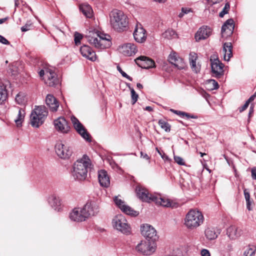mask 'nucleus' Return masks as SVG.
I'll return each mask as SVG.
<instances>
[{"label":"nucleus","mask_w":256,"mask_h":256,"mask_svg":"<svg viewBox=\"0 0 256 256\" xmlns=\"http://www.w3.org/2000/svg\"><path fill=\"white\" fill-rule=\"evenodd\" d=\"M252 177L253 179L256 180V168H252Z\"/></svg>","instance_id":"nucleus-55"},{"label":"nucleus","mask_w":256,"mask_h":256,"mask_svg":"<svg viewBox=\"0 0 256 256\" xmlns=\"http://www.w3.org/2000/svg\"><path fill=\"white\" fill-rule=\"evenodd\" d=\"M80 50L84 57H85L92 62L96 60V53L88 46H82L80 47Z\"/></svg>","instance_id":"nucleus-22"},{"label":"nucleus","mask_w":256,"mask_h":256,"mask_svg":"<svg viewBox=\"0 0 256 256\" xmlns=\"http://www.w3.org/2000/svg\"><path fill=\"white\" fill-rule=\"evenodd\" d=\"M246 208L248 210H251L252 208H251V204L252 201L250 200H248V201H246Z\"/></svg>","instance_id":"nucleus-57"},{"label":"nucleus","mask_w":256,"mask_h":256,"mask_svg":"<svg viewBox=\"0 0 256 256\" xmlns=\"http://www.w3.org/2000/svg\"><path fill=\"white\" fill-rule=\"evenodd\" d=\"M249 106V104L246 102L245 104L242 107L239 108L238 110L240 112H242L246 110Z\"/></svg>","instance_id":"nucleus-51"},{"label":"nucleus","mask_w":256,"mask_h":256,"mask_svg":"<svg viewBox=\"0 0 256 256\" xmlns=\"http://www.w3.org/2000/svg\"><path fill=\"white\" fill-rule=\"evenodd\" d=\"M8 17H6L5 18L0 19V24L4 22L7 20H8Z\"/></svg>","instance_id":"nucleus-61"},{"label":"nucleus","mask_w":256,"mask_h":256,"mask_svg":"<svg viewBox=\"0 0 256 256\" xmlns=\"http://www.w3.org/2000/svg\"><path fill=\"white\" fill-rule=\"evenodd\" d=\"M69 218L72 220L76 222H84L88 219L83 207L74 208L70 213Z\"/></svg>","instance_id":"nucleus-14"},{"label":"nucleus","mask_w":256,"mask_h":256,"mask_svg":"<svg viewBox=\"0 0 256 256\" xmlns=\"http://www.w3.org/2000/svg\"><path fill=\"white\" fill-rule=\"evenodd\" d=\"M168 61L179 69H182L184 67V60L178 57L175 52H172L168 56Z\"/></svg>","instance_id":"nucleus-23"},{"label":"nucleus","mask_w":256,"mask_h":256,"mask_svg":"<svg viewBox=\"0 0 256 256\" xmlns=\"http://www.w3.org/2000/svg\"><path fill=\"white\" fill-rule=\"evenodd\" d=\"M94 36H88V42L98 49H104L110 46L112 42L110 36L98 32L93 34Z\"/></svg>","instance_id":"nucleus-3"},{"label":"nucleus","mask_w":256,"mask_h":256,"mask_svg":"<svg viewBox=\"0 0 256 256\" xmlns=\"http://www.w3.org/2000/svg\"><path fill=\"white\" fill-rule=\"evenodd\" d=\"M40 77L45 75L47 78L45 80L46 84L50 86H54L58 83V80L54 71L50 68H45L39 72Z\"/></svg>","instance_id":"nucleus-9"},{"label":"nucleus","mask_w":256,"mask_h":256,"mask_svg":"<svg viewBox=\"0 0 256 256\" xmlns=\"http://www.w3.org/2000/svg\"><path fill=\"white\" fill-rule=\"evenodd\" d=\"M202 256H210V252L206 249H203L201 251Z\"/></svg>","instance_id":"nucleus-52"},{"label":"nucleus","mask_w":256,"mask_h":256,"mask_svg":"<svg viewBox=\"0 0 256 256\" xmlns=\"http://www.w3.org/2000/svg\"><path fill=\"white\" fill-rule=\"evenodd\" d=\"M74 42H75L76 44L78 45V44H80V40L82 38V34H80L78 32H76L74 33Z\"/></svg>","instance_id":"nucleus-43"},{"label":"nucleus","mask_w":256,"mask_h":256,"mask_svg":"<svg viewBox=\"0 0 256 256\" xmlns=\"http://www.w3.org/2000/svg\"><path fill=\"white\" fill-rule=\"evenodd\" d=\"M158 124L160 128L164 129L166 132H169L170 130V125L163 120H160Z\"/></svg>","instance_id":"nucleus-38"},{"label":"nucleus","mask_w":256,"mask_h":256,"mask_svg":"<svg viewBox=\"0 0 256 256\" xmlns=\"http://www.w3.org/2000/svg\"><path fill=\"white\" fill-rule=\"evenodd\" d=\"M91 166L90 160L86 155L77 160L74 164L72 172L74 178L79 180L86 179L87 176L88 169Z\"/></svg>","instance_id":"nucleus-1"},{"label":"nucleus","mask_w":256,"mask_h":256,"mask_svg":"<svg viewBox=\"0 0 256 256\" xmlns=\"http://www.w3.org/2000/svg\"><path fill=\"white\" fill-rule=\"evenodd\" d=\"M55 150L57 155L61 158L68 159L72 154V148L68 145H65L62 142H58L55 146Z\"/></svg>","instance_id":"nucleus-11"},{"label":"nucleus","mask_w":256,"mask_h":256,"mask_svg":"<svg viewBox=\"0 0 256 256\" xmlns=\"http://www.w3.org/2000/svg\"><path fill=\"white\" fill-rule=\"evenodd\" d=\"M170 111L172 112L173 113L177 114V115L180 116L181 117L186 116L188 118H194V119H196L198 118V116H195V115H194V114H190L188 113H186V112H184L177 110H174V109H170Z\"/></svg>","instance_id":"nucleus-35"},{"label":"nucleus","mask_w":256,"mask_h":256,"mask_svg":"<svg viewBox=\"0 0 256 256\" xmlns=\"http://www.w3.org/2000/svg\"><path fill=\"white\" fill-rule=\"evenodd\" d=\"M46 103L52 112H56L59 106V102L53 95L48 94L46 98Z\"/></svg>","instance_id":"nucleus-24"},{"label":"nucleus","mask_w":256,"mask_h":256,"mask_svg":"<svg viewBox=\"0 0 256 256\" xmlns=\"http://www.w3.org/2000/svg\"><path fill=\"white\" fill-rule=\"evenodd\" d=\"M256 249L248 248L244 252V256H254L255 254Z\"/></svg>","instance_id":"nucleus-44"},{"label":"nucleus","mask_w":256,"mask_h":256,"mask_svg":"<svg viewBox=\"0 0 256 256\" xmlns=\"http://www.w3.org/2000/svg\"><path fill=\"white\" fill-rule=\"evenodd\" d=\"M110 22L113 28L118 32H122L128 26V19L124 13L119 10H114L110 14Z\"/></svg>","instance_id":"nucleus-2"},{"label":"nucleus","mask_w":256,"mask_h":256,"mask_svg":"<svg viewBox=\"0 0 256 256\" xmlns=\"http://www.w3.org/2000/svg\"><path fill=\"white\" fill-rule=\"evenodd\" d=\"M156 244L149 240H142L136 247L138 252L146 256L152 254L156 250Z\"/></svg>","instance_id":"nucleus-7"},{"label":"nucleus","mask_w":256,"mask_h":256,"mask_svg":"<svg viewBox=\"0 0 256 256\" xmlns=\"http://www.w3.org/2000/svg\"><path fill=\"white\" fill-rule=\"evenodd\" d=\"M230 8V4L229 2H226L225 4L224 8L222 11L219 14V16L222 18L226 14H228Z\"/></svg>","instance_id":"nucleus-40"},{"label":"nucleus","mask_w":256,"mask_h":256,"mask_svg":"<svg viewBox=\"0 0 256 256\" xmlns=\"http://www.w3.org/2000/svg\"><path fill=\"white\" fill-rule=\"evenodd\" d=\"M140 156L141 158H144L146 160H150V157L146 154H144L142 152H140Z\"/></svg>","instance_id":"nucleus-58"},{"label":"nucleus","mask_w":256,"mask_h":256,"mask_svg":"<svg viewBox=\"0 0 256 256\" xmlns=\"http://www.w3.org/2000/svg\"><path fill=\"white\" fill-rule=\"evenodd\" d=\"M156 150L158 152L160 155L161 157L163 160H168L169 158L168 156H166L164 152H162V154L160 152V150L158 149V148H156Z\"/></svg>","instance_id":"nucleus-49"},{"label":"nucleus","mask_w":256,"mask_h":256,"mask_svg":"<svg viewBox=\"0 0 256 256\" xmlns=\"http://www.w3.org/2000/svg\"><path fill=\"white\" fill-rule=\"evenodd\" d=\"M204 234L206 238L209 240H214L218 236V234L216 232L214 228H207L205 230Z\"/></svg>","instance_id":"nucleus-32"},{"label":"nucleus","mask_w":256,"mask_h":256,"mask_svg":"<svg viewBox=\"0 0 256 256\" xmlns=\"http://www.w3.org/2000/svg\"><path fill=\"white\" fill-rule=\"evenodd\" d=\"M122 211L128 215L134 216H137L139 214V212L138 211L134 210L133 208L126 204L123 208Z\"/></svg>","instance_id":"nucleus-37"},{"label":"nucleus","mask_w":256,"mask_h":256,"mask_svg":"<svg viewBox=\"0 0 256 256\" xmlns=\"http://www.w3.org/2000/svg\"><path fill=\"white\" fill-rule=\"evenodd\" d=\"M32 26V24L28 22L21 28V30L22 32H26L30 30Z\"/></svg>","instance_id":"nucleus-48"},{"label":"nucleus","mask_w":256,"mask_h":256,"mask_svg":"<svg viewBox=\"0 0 256 256\" xmlns=\"http://www.w3.org/2000/svg\"><path fill=\"white\" fill-rule=\"evenodd\" d=\"M222 0H214L212 2H213V4H216V3L220 2Z\"/></svg>","instance_id":"nucleus-64"},{"label":"nucleus","mask_w":256,"mask_h":256,"mask_svg":"<svg viewBox=\"0 0 256 256\" xmlns=\"http://www.w3.org/2000/svg\"><path fill=\"white\" fill-rule=\"evenodd\" d=\"M254 112V106H252V104L250 106V110H249V112H248V117L250 118L252 115L253 114Z\"/></svg>","instance_id":"nucleus-59"},{"label":"nucleus","mask_w":256,"mask_h":256,"mask_svg":"<svg viewBox=\"0 0 256 256\" xmlns=\"http://www.w3.org/2000/svg\"><path fill=\"white\" fill-rule=\"evenodd\" d=\"M118 50L124 56H130L137 52L138 49L134 44L126 43L119 46Z\"/></svg>","instance_id":"nucleus-15"},{"label":"nucleus","mask_w":256,"mask_h":256,"mask_svg":"<svg viewBox=\"0 0 256 256\" xmlns=\"http://www.w3.org/2000/svg\"><path fill=\"white\" fill-rule=\"evenodd\" d=\"M177 36L176 32L172 29H168L162 34V36L168 40L176 38Z\"/></svg>","instance_id":"nucleus-36"},{"label":"nucleus","mask_w":256,"mask_h":256,"mask_svg":"<svg viewBox=\"0 0 256 256\" xmlns=\"http://www.w3.org/2000/svg\"><path fill=\"white\" fill-rule=\"evenodd\" d=\"M136 192L138 198L144 202L150 203L153 201L154 196L150 194L148 190L142 186H136Z\"/></svg>","instance_id":"nucleus-13"},{"label":"nucleus","mask_w":256,"mask_h":256,"mask_svg":"<svg viewBox=\"0 0 256 256\" xmlns=\"http://www.w3.org/2000/svg\"><path fill=\"white\" fill-rule=\"evenodd\" d=\"M141 232L146 240L154 242L158 238L156 230L148 224H144L141 226Z\"/></svg>","instance_id":"nucleus-12"},{"label":"nucleus","mask_w":256,"mask_h":256,"mask_svg":"<svg viewBox=\"0 0 256 256\" xmlns=\"http://www.w3.org/2000/svg\"><path fill=\"white\" fill-rule=\"evenodd\" d=\"M174 160L175 162H176L180 166L185 165V163L184 161V160L179 156H174Z\"/></svg>","instance_id":"nucleus-47"},{"label":"nucleus","mask_w":256,"mask_h":256,"mask_svg":"<svg viewBox=\"0 0 256 256\" xmlns=\"http://www.w3.org/2000/svg\"><path fill=\"white\" fill-rule=\"evenodd\" d=\"M212 29L207 26L200 28L195 34L196 41L198 42L207 38L212 34Z\"/></svg>","instance_id":"nucleus-21"},{"label":"nucleus","mask_w":256,"mask_h":256,"mask_svg":"<svg viewBox=\"0 0 256 256\" xmlns=\"http://www.w3.org/2000/svg\"><path fill=\"white\" fill-rule=\"evenodd\" d=\"M14 112L17 113V117L14 119V122L18 126H20L22 125V122L24 120L25 112L24 110L19 107H16L14 108Z\"/></svg>","instance_id":"nucleus-29"},{"label":"nucleus","mask_w":256,"mask_h":256,"mask_svg":"<svg viewBox=\"0 0 256 256\" xmlns=\"http://www.w3.org/2000/svg\"><path fill=\"white\" fill-rule=\"evenodd\" d=\"M146 30L140 24H137L134 32V37L136 42L140 43L146 41Z\"/></svg>","instance_id":"nucleus-18"},{"label":"nucleus","mask_w":256,"mask_h":256,"mask_svg":"<svg viewBox=\"0 0 256 256\" xmlns=\"http://www.w3.org/2000/svg\"><path fill=\"white\" fill-rule=\"evenodd\" d=\"M71 121L77 132L86 141L90 142L92 140L90 134L78 120L75 116H72L71 117Z\"/></svg>","instance_id":"nucleus-10"},{"label":"nucleus","mask_w":256,"mask_h":256,"mask_svg":"<svg viewBox=\"0 0 256 256\" xmlns=\"http://www.w3.org/2000/svg\"><path fill=\"white\" fill-rule=\"evenodd\" d=\"M8 98V92L4 84H0V104H2Z\"/></svg>","instance_id":"nucleus-34"},{"label":"nucleus","mask_w":256,"mask_h":256,"mask_svg":"<svg viewBox=\"0 0 256 256\" xmlns=\"http://www.w3.org/2000/svg\"><path fill=\"white\" fill-rule=\"evenodd\" d=\"M212 73L213 76L220 78L224 74V64L220 60L216 54H213L210 57Z\"/></svg>","instance_id":"nucleus-6"},{"label":"nucleus","mask_w":256,"mask_h":256,"mask_svg":"<svg viewBox=\"0 0 256 256\" xmlns=\"http://www.w3.org/2000/svg\"><path fill=\"white\" fill-rule=\"evenodd\" d=\"M0 42L4 44H9V42L3 36L0 35Z\"/></svg>","instance_id":"nucleus-50"},{"label":"nucleus","mask_w":256,"mask_h":256,"mask_svg":"<svg viewBox=\"0 0 256 256\" xmlns=\"http://www.w3.org/2000/svg\"><path fill=\"white\" fill-rule=\"evenodd\" d=\"M112 222L114 227L122 233L126 234H128L130 233V227L124 216L116 215L113 218Z\"/></svg>","instance_id":"nucleus-8"},{"label":"nucleus","mask_w":256,"mask_h":256,"mask_svg":"<svg viewBox=\"0 0 256 256\" xmlns=\"http://www.w3.org/2000/svg\"><path fill=\"white\" fill-rule=\"evenodd\" d=\"M116 68L117 70L121 74L122 76L126 78L130 81L132 80V78L128 75L125 72H124L120 66H117Z\"/></svg>","instance_id":"nucleus-46"},{"label":"nucleus","mask_w":256,"mask_h":256,"mask_svg":"<svg viewBox=\"0 0 256 256\" xmlns=\"http://www.w3.org/2000/svg\"><path fill=\"white\" fill-rule=\"evenodd\" d=\"M226 234L232 240H234L239 236L237 232V228L234 226H231L227 228Z\"/></svg>","instance_id":"nucleus-33"},{"label":"nucleus","mask_w":256,"mask_h":256,"mask_svg":"<svg viewBox=\"0 0 256 256\" xmlns=\"http://www.w3.org/2000/svg\"><path fill=\"white\" fill-rule=\"evenodd\" d=\"M256 97V92L255 94H254L253 95H252L246 102L250 104V103L251 102L253 101L254 100Z\"/></svg>","instance_id":"nucleus-56"},{"label":"nucleus","mask_w":256,"mask_h":256,"mask_svg":"<svg viewBox=\"0 0 256 256\" xmlns=\"http://www.w3.org/2000/svg\"><path fill=\"white\" fill-rule=\"evenodd\" d=\"M98 178L101 186L106 188L110 186V178L105 170H102L98 171Z\"/></svg>","instance_id":"nucleus-28"},{"label":"nucleus","mask_w":256,"mask_h":256,"mask_svg":"<svg viewBox=\"0 0 256 256\" xmlns=\"http://www.w3.org/2000/svg\"><path fill=\"white\" fill-rule=\"evenodd\" d=\"M80 9L82 14L87 18H91L92 16V10L91 6L88 4H82Z\"/></svg>","instance_id":"nucleus-31"},{"label":"nucleus","mask_w":256,"mask_h":256,"mask_svg":"<svg viewBox=\"0 0 256 256\" xmlns=\"http://www.w3.org/2000/svg\"><path fill=\"white\" fill-rule=\"evenodd\" d=\"M232 46L230 42H225L223 45V51L224 52V60L228 61L230 58L232 56Z\"/></svg>","instance_id":"nucleus-30"},{"label":"nucleus","mask_w":256,"mask_h":256,"mask_svg":"<svg viewBox=\"0 0 256 256\" xmlns=\"http://www.w3.org/2000/svg\"><path fill=\"white\" fill-rule=\"evenodd\" d=\"M208 84L212 86V90H217L219 87L218 82L214 80H210Z\"/></svg>","instance_id":"nucleus-45"},{"label":"nucleus","mask_w":256,"mask_h":256,"mask_svg":"<svg viewBox=\"0 0 256 256\" xmlns=\"http://www.w3.org/2000/svg\"><path fill=\"white\" fill-rule=\"evenodd\" d=\"M204 216L202 212L194 210H190L186 216L184 225L190 230H194L203 222Z\"/></svg>","instance_id":"nucleus-4"},{"label":"nucleus","mask_w":256,"mask_h":256,"mask_svg":"<svg viewBox=\"0 0 256 256\" xmlns=\"http://www.w3.org/2000/svg\"><path fill=\"white\" fill-rule=\"evenodd\" d=\"M54 124L56 130L61 133L66 134L70 131V127L64 117L58 118L54 120Z\"/></svg>","instance_id":"nucleus-16"},{"label":"nucleus","mask_w":256,"mask_h":256,"mask_svg":"<svg viewBox=\"0 0 256 256\" xmlns=\"http://www.w3.org/2000/svg\"><path fill=\"white\" fill-rule=\"evenodd\" d=\"M15 100L17 104H22L24 102V96L22 94L19 93L16 96Z\"/></svg>","instance_id":"nucleus-42"},{"label":"nucleus","mask_w":256,"mask_h":256,"mask_svg":"<svg viewBox=\"0 0 256 256\" xmlns=\"http://www.w3.org/2000/svg\"><path fill=\"white\" fill-rule=\"evenodd\" d=\"M134 60L138 66L142 68L148 69L155 66L154 62L146 56H139Z\"/></svg>","instance_id":"nucleus-19"},{"label":"nucleus","mask_w":256,"mask_h":256,"mask_svg":"<svg viewBox=\"0 0 256 256\" xmlns=\"http://www.w3.org/2000/svg\"><path fill=\"white\" fill-rule=\"evenodd\" d=\"M136 86H137V88L140 89L142 88H143L142 84H141L140 83H138L136 84Z\"/></svg>","instance_id":"nucleus-62"},{"label":"nucleus","mask_w":256,"mask_h":256,"mask_svg":"<svg viewBox=\"0 0 256 256\" xmlns=\"http://www.w3.org/2000/svg\"><path fill=\"white\" fill-rule=\"evenodd\" d=\"M244 195L246 201H248V200H250V193L246 190H244Z\"/></svg>","instance_id":"nucleus-53"},{"label":"nucleus","mask_w":256,"mask_h":256,"mask_svg":"<svg viewBox=\"0 0 256 256\" xmlns=\"http://www.w3.org/2000/svg\"><path fill=\"white\" fill-rule=\"evenodd\" d=\"M182 12H184V14H185L189 13L190 12H191L192 10L190 8H182Z\"/></svg>","instance_id":"nucleus-54"},{"label":"nucleus","mask_w":256,"mask_h":256,"mask_svg":"<svg viewBox=\"0 0 256 256\" xmlns=\"http://www.w3.org/2000/svg\"><path fill=\"white\" fill-rule=\"evenodd\" d=\"M144 110L148 112H152L153 110V108L152 106H147L144 108Z\"/></svg>","instance_id":"nucleus-60"},{"label":"nucleus","mask_w":256,"mask_h":256,"mask_svg":"<svg viewBox=\"0 0 256 256\" xmlns=\"http://www.w3.org/2000/svg\"><path fill=\"white\" fill-rule=\"evenodd\" d=\"M184 16V12H182V11L181 12H180L178 14V17L180 18H182Z\"/></svg>","instance_id":"nucleus-63"},{"label":"nucleus","mask_w":256,"mask_h":256,"mask_svg":"<svg viewBox=\"0 0 256 256\" xmlns=\"http://www.w3.org/2000/svg\"><path fill=\"white\" fill-rule=\"evenodd\" d=\"M114 202L116 204L121 210L126 205L124 202L119 198L118 196H115Z\"/></svg>","instance_id":"nucleus-39"},{"label":"nucleus","mask_w":256,"mask_h":256,"mask_svg":"<svg viewBox=\"0 0 256 256\" xmlns=\"http://www.w3.org/2000/svg\"><path fill=\"white\" fill-rule=\"evenodd\" d=\"M153 198L154 199L152 202H155L156 204H160V206L164 207H175L176 204L173 203L170 199L167 198L160 196H154Z\"/></svg>","instance_id":"nucleus-25"},{"label":"nucleus","mask_w":256,"mask_h":256,"mask_svg":"<svg viewBox=\"0 0 256 256\" xmlns=\"http://www.w3.org/2000/svg\"><path fill=\"white\" fill-rule=\"evenodd\" d=\"M83 208L88 219L99 212V207L94 202H88L83 206Z\"/></svg>","instance_id":"nucleus-17"},{"label":"nucleus","mask_w":256,"mask_h":256,"mask_svg":"<svg viewBox=\"0 0 256 256\" xmlns=\"http://www.w3.org/2000/svg\"><path fill=\"white\" fill-rule=\"evenodd\" d=\"M130 92H131V98H132V104H134L138 100V96L135 90L133 88H130Z\"/></svg>","instance_id":"nucleus-41"},{"label":"nucleus","mask_w":256,"mask_h":256,"mask_svg":"<svg viewBox=\"0 0 256 256\" xmlns=\"http://www.w3.org/2000/svg\"><path fill=\"white\" fill-rule=\"evenodd\" d=\"M198 59L197 54L195 52H192L189 55V61L191 68L192 71L196 73H198L200 70L201 66L198 63H196Z\"/></svg>","instance_id":"nucleus-27"},{"label":"nucleus","mask_w":256,"mask_h":256,"mask_svg":"<svg viewBox=\"0 0 256 256\" xmlns=\"http://www.w3.org/2000/svg\"><path fill=\"white\" fill-rule=\"evenodd\" d=\"M48 202L55 210L59 212L61 210V200L56 194H52L48 198Z\"/></svg>","instance_id":"nucleus-26"},{"label":"nucleus","mask_w":256,"mask_h":256,"mask_svg":"<svg viewBox=\"0 0 256 256\" xmlns=\"http://www.w3.org/2000/svg\"><path fill=\"white\" fill-rule=\"evenodd\" d=\"M48 114V111L45 106H36L30 116L31 125L33 127L38 128L44 123Z\"/></svg>","instance_id":"nucleus-5"},{"label":"nucleus","mask_w":256,"mask_h":256,"mask_svg":"<svg viewBox=\"0 0 256 256\" xmlns=\"http://www.w3.org/2000/svg\"><path fill=\"white\" fill-rule=\"evenodd\" d=\"M234 21L232 19L228 20L222 27L221 34L222 37L230 36L234 30Z\"/></svg>","instance_id":"nucleus-20"}]
</instances>
